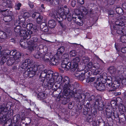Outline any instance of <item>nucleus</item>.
<instances>
[{
	"label": "nucleus",
	"instance_id": "f257e3e1",
	"mask_svg": "<svg viewBox=\"0 0 126 126\" xmlns=\"http://www.w3.org/2000/svg\"><path fill=\"white\" fill-rule=\"evenodd\" d=\"M82 11L77 9L74 11L75 15L77 16H90L89 15H94V16H96L97 12L94 9V4L92 3L89 4L87 9L84 7Z\"/></svg>",
	"mask_w": 126,
	"mask_h": 126
},
{
	"label": "nucleus",
	"instance_id": "f03ea898",
	"mask_svg": "<svg viewBox=\"0 0 126 126\" xmlns=\"http://www.w3.org/2000/svg\"><path fill=\"white\" fill-rule=\"evenodd\" d=\"M21 40L20 41V44L21 47L24 48H28L31 52L33 51L36 48L37 45L35 42L38 41V39L36 38H34L33 40L31 39Z\"/></svg>",
	"mask_w": 126,
	"mask_h": 126
},
{
	"label": "nucleus",
	"instance_id": "7ed1b4c3",
	"mask_svg": "<svg viewBox=\"0 0 126 126\" xmlns=\"http://www.w3.org/2000/svg\"><path fill=\"white\" fill-rule=\"evenodd\" d=\"M115 25L113 26V28L116 30L117 33L121 35H126V30L124 28L125 21L122 19H118L115 21Z\"/></svg>",
	"mask_w": 126,
	"mask_h": 126
},
{
	"label": "nucleus",
	"instance_id": "20e7f679",
	"mask_svg": "<svg viewBox=\"0 0 126 126\" xmlns=\"http://www.w3.org/2000/svg\"><path fill=\"white\" fill-rule=\"evenodd\" d=\"M69 12L67 6L65 5L62 8L61 7L58 10H52L49 12V16H67Z\"/></svg>",
	"mask_w": 126,
	"mask_h": 126
},
{
	"label": "nucleus",
	"instance_id": "39448f33",
	"mask_svg": "<svg viewBox=\"0 0 126 126\" xmlns=\"http://www.w3.org/2000/svg\"><path fill=\"white\" fill-rule=\"evenodd\" d=\"M69 79L67 77H65L63 79V82L65 83L63 88L62 96L64 98H66L69 94L71 91L70 88V84L69 83Z\"/></svg>",
	"mask_w": 126,
	"mask_h": 126
},
{
	"label": "nucleus",
	"instance_id": "423d86ee",
	"mask_svg": "<svg viewBox=\"0 0 126 126\" xmlns=\"http://www.w3.org/2000/svg\"><path fill=\"white\" fill-rule=\"evenodd\" d=\"M53 73V72L51 70L47 71V70H45L42 72L40 76L43 81L45 80V77L46 76H47V78L52 77H54L55 79L59 76H58V74L57 73H55L54 74Z\"/></svg>",
	"mask_w": 126,
	"mask_h": 126
},
{
	"label": "nucleus",
	"instance_id": "0eeeda50",
	"mask_svg": "<svg viewBox=\"0 0 126 126\" xmlns=\"http://www.w3.org/2000/svg\"><path fill=\"white\" fill-rule=\"evenodd\" d=\"M38 68V67L35 65L33 67H31L28 68L27 69L26 68L27 70H25L24 75L26 78L29 77L31 78L35 75Z\"/></svg>",
	"mask_w": 126,
	"mask_h": 126
},
{
	"label": "nucleus",
	"instance_id": "6e6552de",
	"mask_svg": "<svg viewBox=\"0 0 126 126\" xmlns=\"http://www.w3.org/2000/svg\"><path fill=\"white\" fill-rule=\"evenodd\" d=\"M107 87L111 89L109 91H114L115 90L118 88L120 85V82L119 77H116L115 80L112 83H108L107 82Z\"/></svg>",
	"mask_w": 126,
	"mask_h": 126
},
{
	"label": "nucleus",
	"instance_id": "1a4fd4ad",
	"mask_svg": "<svg viewBox=\"0 0 126 126\" xmlns=\"http://www.w3.org/2000/svg\"><path fill=\"white\" fill-rule=\"evenodd\" d=\"M32 34L31 31L28 30L26 32V29H24L20 31L19 34L20 36L23 37L24 39L28 40L31 38Z\"/></svg>",
	"mask_w": 126,
	"mask_h": 126
},
{
	"label": "nucleus",
	"instance_id": "9d476101",
	"mask_svg": "<svg viewBox=\"0 0 126 126\" xmlns=\"http://www.w3.org/2000/svg\"><path fill=\"white\" fill-rule=\"evenodd\" d=\"M65 60H64V61L62 62L61 65V67L64 70L67 71L70 69H72V71H73L76 70L73 65H72L71 63L69 62L66 63V62H65Z\"/></svg>",
	"mask_w": 126,
	"mask_h": 126
},
{
	"label": "nucleus",
	"instance_id": "9b49d317",
	"mask_svg": "<svg viewBox=\"0 0 126 126\" xmlns=\"http://www.w3.org/2000/svg\"><path fill=\"white\" fill-rule=\"evenodd\" d=\"M48 55V54L47 55V57L49 58V61L46 62H49L50 64L51 65H57L59 62L60 57L56 54L53 57L50 56V57Z\"/></svg>",
	"mask_w": 126,
	"mask_h": 126
},
{
	"label": "nucleus",
	"instance_id": "f8f14e48",
	"mask_svg": "<svg viewBox=\"0 0 126 126\" xmlns=\"http://www.w3.org/2000/svg\"><path fill=\"white\" fill-rule=\"evenodd\" d=\"M48 53H46L44 55L41 53L40 52L37 51V52L35 53L34 55V57L36 59L40 58L41 60H43L45 62H47L49 61V58L47 57Z\"/></svg>",
	"mask_w": 126,
	"mask_h": 126
},
{
	"label": "nucleus",
	"instance_id": "ddd939ff",
	"mask_svg": "<svg viewBox=\"0 0 126 126\" xmlns=\"http://www.w3.org/2000/svg\"><path fill=\"white\" fill-rule=\"evenodd\" d=\"M49 78L50 77L47 78V76H46L45 77V80L43 81V80L41 79V81L44 83L47 82V84L46 86L48 87L50 85V88H52L54 84L56 83L55 79L54 78V77H52L50 79Z\"/></svg>",
	"mask_w": 126,
	"mask_h": 126
},
{
	"label": "nucleus",
	"instance_id": "4468645a",
	"mask_svg": "<svg viewBox=\"0 0 126 126\" xmlns=\"http://www.w3.org/2000/svg\"><path fill=\"white\" fill-rule=\"evenodd\" d=\"M12 111L11 110H8L7 108L5 107V105H3L0 108V114L1 113L3 115H4L6 113L8 115L10 114L11 112Z\"/></svg>",
	"mask_w": 126,
	"mask_h": 126
},
{
	"label": "nucleus",
	"instance_id": "2eb2a0df",
	"mask_svg": "<svg viewBox=\"0 0 126 126\" xmlns=\"http://www.w3.org/2000/svg\"><path fill=\"white\" fill-rule=\"evenodd\" d=\"M33 62L32 61L29 59H27L25 60L24 62L22 63L21 67L23 69L27 68L28 66L31 65L32 64Z\"/></svg>",
	"mask_w": 126,
	"mask_h": 126
},
{
	"label": "nucleus",
	"instance_id": "dca6fc26",
	"mask_svg": "<svg viewBox=\"0 0 126 126\" xmlns=\"http://www.w3.org/2000/svg\"><path fill=\"white\" fill-rule=\"evenodd\" d=\"M45 7L44 6L43 4H42L40 7L38 9V11L34 12L32 16H41L40 12H42L44 11Z\"/></svg>",
	"mask_w": 126,
	"mask_h": 126
},
{
	"label": "nucleus",
	"instance_id": "f3484780",
	"mask_svg": "<svg viewBox=\"0 0 126 126\" xmlns=\"http://www.w3.org/2000/svg\"><path fill=\"white\" fill-rule=\"evenodd\" d=\"M74 91L75 90H73V92L72 93L74 94L73 95L75 98H77L79 100V101H80V99H81L82 98V96L81 95V92L80 90H79L77 91V92H75V93H74Z\"/></svg>",
	"mask_w": 126,
	"mask_h": 126
},
{
	"label": "nucleus",
	"instance_id": "a211bd4d",
	"mask_svg": "<svg viewBox=\"0 0 126 126\" xmlns=\"http://www.w3.org/2000/svg\"><path fill=\"white\" fill-rule=\"evenodd\" d=\"M80 61V59L79 57H77L74 59L72 61V65L76 69L78 67V63Z\"/></svg>",
	"mask_w": 126,
	"mask_h": 126
},
{
	"label": "nucleus",
	"instance_id": "6ab92c4d",
	"mask_svg": "<svg viewBox=\"0 0 126 126\" xmlns=\"http://www.w3.org/2000/svg\"><path fill=\"white\" fill-rule=\"evenodd\" d=\"M73 20L75 21L77 24L78 25L82 26L83 24L82 18L80 16H77V17H75V18L73 17Z\"/></svg>",
	"mask_w": 126,
	"mask_h": 126
},
{
	"label": "nucleus",
	"instance_id": "aec40b11",
	"mask_svg": "<svg viewBox=\"0 0 126 126\" xmlns=\"http://www.w3.org/2000/svg\"><path fill=\"white\" fill-rule=\"evenodd\" d=\"M2 49V47L0 46V57L2 55V54L6 56V57H9V55L10 54L11 52L9 50H2V51H1Z\"/></svg>",
	"mask_w": 126,
	"mask_h": 126
},
{
	"label": "nucleus",
	"instance_id": "412c9836",
	"mask_svg": "<svg viewBox=\"0 0 126 126\" xmlns=\"http://www.w3.org/2000/svg\"><path fill=\"white\" fill-rule=\"evenodd\" d=\"M64 50V47H59L58 49V51L56 54L59 57L62 55V53Z\"/></svg>",
	"mask_w": 126,
	"mask_h": 126
},
{
	"label": "nucleus",
	"instance_id": "4be33fe9",
	"mask_svg": "<svg viewBox=\"0 0 126 126\" xmlns=\"http://www.w3.org/2000/svg\"><path fill=\"white\" fill-rule=\"evenodd\" d=\"M56 25V22L54 20H50L48 22V26L51 28H54Z\"/></svg>",
	"mask_w": 126,
	"mask_h": 126
},
{
	"label": "nucleus",
	"instance_id": "5701e85b",
	"mask_svg": "<svg viewBox=\"0 0 126 126\" xmlns=\"http://www.w3.org/2000/svg\"><path fill=\"white\" fill-rule=\"evenodd\" d=\"M123 11V10L121 7H117L116 8V12L120 16H121L124 13Z\"/></svg>",
	"mask_w": 126,
	"mask_h": 126
},
{
	"label": "nucleus",
	"instance_id": "b1692460",
	"mask_svg": "<svg viewBox=\"0 0 126 126\" xmlns=\"http://www.w3.org/2000/svg\"><path fill=\"white\" fill-rule=\"evenodd\" d=\"M59 0H52L50 2V5L51 6H57L59 4Z\"/></svg>",
	"mask_w": 126,
	"mask_h": 126
},
{
	"label": "nucleus",
	"instance_id": "393cba45",
	"mask_svg": "<svg viewBox=\"0 0 126 126\" xmlns=\"http://www.w3.org/2000/svg\"><path fill=\"white\" fill-rule=\"evenodd\" d=\"M97 89L99 91L103 90L105 88V87L103 84L102 83H98L96 86Z\"/></svg>",
	"mask_w": 126,
	"mask_h": 126
},
{
	"label": "nucleus",
	"instance_id": "a878e982",
	"mask_svg": "<svg viewBox=\"0 0 126 126\" xmlns=\"http://www.w3.org/2000/svg\"><path fill=\"white\" fill-rule=\"evenodd\" d=\"M21 55V53L19 52H17L16 54H15L14 56L13 57L16 61L17 62L19 61V59Z\"/></svg>",
	"mask_w": 126,
	"mask_h": 126
},
{
	"label": "nucleus",
	"instance_id": "bb28decb",
	"mask_svg": "<svg viewBox=\"0 0 126 126\" xmlns=\"http://www.w3.org/2000/svg\"><path fill=\"white\" fill-rule=\"evenodd\" d=\"M15 61V60L13 57H11L7 62V65L9 66L12 65L14 63Z\"/></svg>",
	"mask_w": 126,
	"mask_h": 126
},
{
	"label": "nucleus",
	"instance_id": "cd10ccee",
	"mask_svg": "<svg viewBox=\"0 0 126 126\" xmlns=\"http://www.w3.org/2000/svg\"><path fill=\"white\" fill-rule=\"evenodd\" d=\"M0 57L1 58V63L3 64L6 62L8 57H6V55L2 54V55Z\"/></svg>",
	"mask_w": 126,
	"mask_h": 126
},
{
	"label": "nucleus",
	"instance_id": "c85d7f7f",
	"mask_svg": "<svg viewBox=\"0 0 126 126\" xmlns=\"http://www.w3.org/2000/svg\"><path fill=\"white\" fill-rule=\"evenodd\" d=\"M108 70L111 74H114L116 72V69L114 66H111L109 67Z\"/></svg>",
	"mask_w": 126,
	"mask_h": 126
},
{
	"label": "nucleus",
	"instance_id": "c756f323",
	"mask_svg": "<svg viewBox=\"0 0 126 126\" xmlns=\"http://www.w3.org/2000/svg\"><path fill=\"white\" fill-rule=\"evenodd\" d=\"M117 69L119 71H121L122 72L121 73L126 71V67L124 66H120L118 67Z\"/></svg>",
	"mask_w": 126,
	"mask_h": 126
},
{
	"label": "nucleus",
	"instance_id": "7c9ffc66",
	"mask_svg": "<svg viewBox=\"0 0 126 126\" xmlns=\"http://www.w3.org/2000/svg\"><path fill=\"white\" fill-rule=\"evenodd\" d=\"M7 10H1L0 9V16H11L10 15L7 14Z\"/></svg>",
	"mask_w": 126,
	"mask_h": 126
},
{
	"label": "nucleus",
	"instance_id": "2f4dec72",
	"mask_svg": "<svg viewBox=\"0 0 126 126\" xmlns=\"http://www.w3.org/2000/svg\"><path fill=\"white\" fill-rule=\"evenodd\" d=\"M99 66V64H98L95 63L94 64L93 67L96 69L95 71V74H94L95 75H97L99 72L100 71L98 69L99 68V67H98Z\"/></svg>",
	"mask_w": 126,
	"mask_h": 126
},
{
	"label": "nucleus",
	"instance_id": "473e14b6",
	"mask_svg": "<svg viewBox=\"0 0 126 126\" xmlns=\"http://www.w3.org/2000/svg\"><path fill=\"white\" fill-rule=\"evenodd\" d=\"M7 36L6 33L2 31H0V38L2 39H5Z\"/></svg>",
	"mask_w": 126,
	"mask_h": 126
},
{
	"label": "nucleus",
	"instance_id": "72a5a7b5",
	"mask_svg": "<svg viewBox=\"0 0 126 126\" xmlns=\"http://www.w3.org/2000/svg\"><path fill=\"white\" fill-rule=\"evenodd\" d=\"M45 94L43 92L39 93L38 94V97L40 99H44L45 97Z\"/></svg>",
	"mask_w": 126,
	"mask_h": 126
},
{
	"label": "nucleus",
	"instance_id": "f704fd0d",
	"mask_svg": "<svg viewBox=\"0 0 126 126\" xmlns=\"http://www.w3.org/2000/svg\"><path fill=\"white\" fill-rule=\"evenodd\" d=\"M63 79L62 77L61 76L58 77L55 79L56 81V83L59 84L60 83H62V80Z\"/></svg>",
	"mask_w": 126,
	"mask_h": 126
},
{
	"label": "nucleus",
	"instance_id": "c9c22d12",
	"mask_svg": "<svg viewBox=\"0 0 126 126\" xmlns=\"http://www.w3.org/2000/svg\"><path fill=\"white\" fill-rule=\"evenodd\" d=\"M3 20L5 22H9L12 20V17L11 16H4Z\"/></svg>",
	"mask_w": 126,
	"mask_h": 126
},
{
	"label": "nucleus",
	"instance_id": "e433bc0d",
	"mask_svg": "<svg viewBox=\"0 0 126 126\" xmlns=\"http://www.w3.org/2000/svg\"><path fill=\"white\" fill-rule=\"evenodd\" d=\"M120 80H121V82L122 85H126V78H122L121 77H120V76L119 77Z\"/></svg>",
	"mask_w": 126,
	"mask_h": 126
},
{
	"label": "nucleus",
	"instance_id": "4c0bfd02",
	"mask_svg": "<svg viewBox=\"0 0 126 126\" xmlns=\"http://www.w3.org/2000/svg\"><path fill=\"white\" fill-rule=\"evenodd\" d=\"M6 5L8 6V8H12L13 5L12 4V2L11 0H6Z\"/></svg>",
	"mask_w": 126,
	"mask_h": 126
},
{
	"label": "nucleus",
	"instance_id": "58836bf2",
	"mask_svg": "<svg viewBox=\"0 0 126 126\" xmlns=\"http://www.w3.org/2000/svg\"><path fill=\"white\" fill-rule=\"evenodd\" d=\"M76 70H77L76 72L75 73L74 75L78 79L80 75L81 74V73L80 71H77L78 69L77 68H76Z\"/></svg>",
	"mask_w": 126,
	"mask_h": 126
},
{
	"label": "nucleus",
	"instance_id": "ea45409f",
	"mask_svg": "<svg viewBox=\"0 0 126 126\" xmlns=\"http://www.w3.org/2000/svg\"><path fill=\"white\" fill-rule=\"evenodd\" d=\"M21 29V27L20 26H17L15 28L14 30L16 33H18L20 31Z\"/></svg>",
	"mask_w": 126,
	"mask_h": 126
},
{
	"label": "nucleus",
	"instance_id": "a19ab883",
	"mask_svg": "<svg viewBox=\"0 0 126 126\" xmlns=\"http://www.w3.org/2000/svg\"><path fill=\"white\" fill-rule=\"evenodd\" d=\"M77 52L75 50H73L69 52V54L72 57H74L77 54Z\"/></svg>",
	"mask_w": 126,
	"mask_h": 126
},
{
	"label": "nucleus",
	"instance_id": "79ce46f5",
	"mask_svg": "<svg viewBox=\"0 0 126 126\" xmlns=\"http://www.w3.org/2000/svg\"><path fill=\"white\" fill-rule=\"evenodd\" d=\"M95 78L94 77H88L86 80V81L87 82H92L94 81Z\"/></svg>",
	"mask_w": 126,
	"mask_h": 126
},
{
	"label": "nucleus",
	"instance_id": "37998d69",
	"mask_svg": "<svg viewBox=\"0 0 126 126\" xmlns=\"http://www.w3.org/2000/svg\"><path fill=\"white\" fill-rule=\"evenodd\" d=\"M121 41L123 43L126 42V35H124L121 37Z\"/></svg>",
	"mask_w": 126,
	"mask_h": 126
},
{
	"label": "nucleus",
	"instance_id": "c03bdc74",
	"mask_svg": "<svg viewBox=\"0 0 126 126\" xmlns=\"http://www.w3.org/2000/svg\"><path fill=\"white\" fill-rule=\"evenodd\" d=\"M115 13V12L112 9H110L109 11L108 14L109 15L114 16V15Z\"/></svg>",
	"mask_w": 126,
	"mask_h": 126
},
{
	"label": "nucleus",
	"instance_id": "a18cd8bd",
	"mask_svg": "<svg viewBox=\"0 0 126 126\" xmlns=\"http://www.w3.org/2000/svg\"><path fill=\"white\" fill-rule=\"evenodd\" d=\"M93 66V63L92 62H90L87 64L86 67V68H88V70H90V68H91Z\"/></svg>",
	"mask_w": 126,
	"mask_h": 126
},
{
	"label": "nucleus",
	"instance_id": "49530a36",
	"mask_svg": "<svg viewBox=\"0 0 126 126\" xmlns=\"http://www.w3.org/2000/svg\"><path fill=\"white\" fill-rule=\"evenodd\" d=\"M21 6V4L20 3H18L15 6V9L16 10H19L20 9V7Z\"/></svg>",
	"mask_w": 126,
	"mask_h": 126
},
{
	"label": "nucleus",
	"instance_id": "de8ad7c7",
	"mask_svg": "<svg viewBox=\"0 0 126 126\" xmlns=\"http://www.w3.org/2000/svg\"><path fill=\"white\" fill-rule=\"evenodd\" d=\"M85 77V75L84 74H82L81 73V74L80 75L78 79L80 80H84Z\"/></svg>",
	"mask_w": 126,
	"mask_h": 126
},
{
	"label": "nucleus",
	"instance_id": "09e8293b",
	"mask_svg": "<svg viewBox=\"0 0 126 126\" xmlns=\"http://www.w3.org/2000/svg\"><path fill=\"white\" fill-rule=\"evenodd\" d=\"M43 18V16H38L37 18V21L38 23H40L42 20Z\"/></svg>",
	"mask_w": 126,
	"mask_h": 126
},
{
	"label": "nucleus",
	"instance_id": "8fccbe9b",
	"mask_svg": "<svg viewBox=\"0 0 126 126\" xmlns=\"http://www.w3.org/2000/svg\"><path fill=\"white\" fill-rule=\"evenodd\" d=\"M76 4V1L75 0H72L71 4L73 7H74Z\"/></svg>",
	"mask_w": 126,
	"mask_h": 126
},
{
	"label": "nucleus",
	"instance_id": "3c124183",
	"mask_svg": "<svg viewBox=\"0 0 126 126\" xmlns=\"http://www.w3.org/2000/svg\"><path fill=\"white\" fill-rule=\"evenodd\" d=\"M4 125V126H11V122L8 120H7L6 122H5Z\"/></svg>",
	"mask_w": 126,
	"mask_h": 126
},
{
	"label": "nucleus",
	"instance_id": "603ef678",
	"mask_svg": "<svg viewBox=\"0 0 126 126\" xmlns=\"http://www.w3.org/2000/svg\"><path fill=\"white\" fill-rule=\"evenodd\" d=\"M68 57V55L67 53H65L62 56V57L63 59H65V61L67 60L66 59Z\"/></svg>",
	"mask_w": 126,
	"mask_h": 126
},
{
	"label": "nucleus",
	"instance_id": "864d4df0",
	"mask_svg": "<svg viewBox=\"0 0 126 126\" xmlns=\"http://www.w3.org/2000/svg\"><path fill=\"white\" fill-rule=\"evenodd\" d=\"M46 26V23L45 22H43L41 24L40 26V28L41 29H43V28Z\"/></svg>",
	"mask_w": 126,
	"mask_h": 126
},
{
	"label": "nucleus",
	"instance_id": "5fc2aeb1",
	"mask_svg": "<svg viewBox=\"0 0 126 126\" xmlns=\"http://www.w3.org/2000/svg\"><path fill=\"white\" fill-rule=\"evenodd\" d=\"M33 25L32 24L29 23L27 24V29H31L32 28Z\"/></svg>",
	"mask_w": 126,
	"mask_h": 126
},
{
	"label": "nucleus",
	"instance_id": "6e6d98bb",
	"mask_svg": "<svg viewBox=\"0 0 126 126\" xmlns=\"http://www.w3.org/2000/svg\"><path fill=\"white\" fill-rule=\"evenodd\" d=\"M57 20L59 22L62 21L63 20V16H56Z\"/></svg>",
	"mask_w": 126,
	"mask_h": 126
},
{
	"label": "nucleus",
	"instance_id": "4d7b16f0",
	"mask_svg": "<svg viewBox=\"0 0 126 126\" xmlns=\"http://www.w3.org/2000/svg\"><path fill=\"white\" fill-rule=\"evenodd\" d=\"M41 30L42 31L45 32H48V31L47 27L46 26L43 28V29H41Z\"/></svg>",
	"mask_w": 126,
	"mask_h": 126
},
{
	"label": "nucleus",
	"instance_id": "13d9d810",
	"mask_svg": "<svg viewBox=\"0 0 126 126\" xmlns=\"http://www.w3.org/2000/svg\"><path fill=\"white\" fill-rule=\"evenodd\" d=\"M108 3L110 5L113 4L114 3V0H108Z\"/></svg>",
	"mask_w": 126,
	"mask_h": 126
},
{
	"label": "nucleus",
	"instance_id": "bf43d9fd",
	"mask_svg": "<svg viewBox=\"0 0 126 126\" xmlns=\"http://www.w3.org/2000/svg\"><path fill=\"white\" fill-rule=\"evenodd\" d=\"M124 107V106L122 104H121L119 105V109L120 111H122L123 109V108Z\"/></svg>",
	"mask_w": 126,
	"mask_h": 126
},
{
	"label": "nucleus",
	"instance_id": "052dcab7",
	"mask_svg": "<svg viewBox=\"0 0 126 126\" xmlns=\"http://www.w3.org/2000/svg\"><path fill=\"white\" fill-rule=\"evenodd\" d=\"M110 104L112 106H113L116 105V102L115 100H112L111 101Z\"/></svg>",
	"mask_w": 126,
	"mask_h": 126
},
{
	"label": "nucleus",
	"instance_id": "680f3d73",
	"mask_svg": "<svg viewBox=\"0 0 126 126\" xmlns=\"http://www.w3.org/2000/svg\"><path fill=\"white\" fill-rule=\"evenodd\" d=\"M78 2L81 4H83L84 2V0H77Z\"/></svg>",
	"mask_w": 126,
	"mask_h": 126
},
{
	"label": "nucleus",
	"instance_id": "e2e57ef3",
	"mask_svg": "<svg viewBox=\"0 0 126 126\" xmlns=\"http://www.w3.org/2000/svg\"><path fill=\"white\" fill-rule=\"evenodd\" d=\"M16 122L18 121L20 119V116L19 115H17L16 116Z\"/></svg>",
	"mask_w": 126,
	"mask_h": 126
},
{
	"label": "nucleus",
	"instance_id": "0e129e2a",
	"mask_svg": "<svg viewBox=\"0 0 126 126\" xmlns=\"http://www.w3.org/2000/svg\"><path fill=\"white\" fill-rule=\"evenodd\" d=\"M75 17H73V16H69L68 17H67V20L69 21H71L72 19H73V17L75 18Z\"/></svg>",
	"mask_w": 126,
	"mask_h": 126
},
{
	"label": "nucleus",
	"instance_id": "69168bd1",
	"mask_svg": "<svg viewBox=\"0 0 126 126\" xmlns=\"http://www.w3.org/2000/svg\"><path fill=\"white\" fill-rule=\"evenodd\" d=\"M122 6L123 8L125 9H126V1L125 2V3L122 4Z\"/></svg>",
	"mask_w": 126,
	"mask_h": 126
},
{
	"label": "nucleus",
	"instance_id": "338daca9",
	"mask_svg": "<svg viewBox=\"0 0 126 126\" xmlns=\"http://www.w3.org/2000/svg\"><path fill=\"white\" fill-rule=\"evenodd\" d=\"M27 23L25 22H24L23 23L22 26V27L24 28H27Z\"/></svg>",
	"mask_w": 126,
	"mask_h": 126
},
{
	"label": "nucleus",
	"instance_id": "774afa93",
	"mask_svg": "<svg viewBox=\"0 0 126 126\" xmlns=\"http://www.w3.org/2000/svg\"><path fill=\"white\" fill-rule=\"evenodd\" d=\"M30 14L28 12H25L24 13L23 16H30Z\"/></svg>",
	"mask_w": 126,
	"mask_h": 126
}]
</instances>
